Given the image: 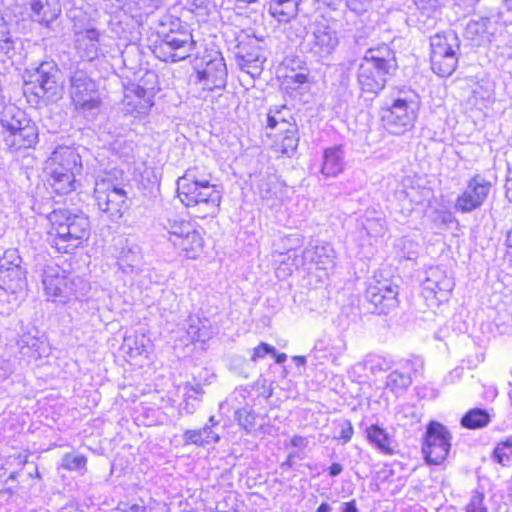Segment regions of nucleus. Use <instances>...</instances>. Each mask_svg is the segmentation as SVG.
<instances>
[{
	"mask_svg": "<svg viewBox=\"0 0 512 512\" xmlns=\"http://www.w3.org/2000/svg\"><path fill=\"white\" fill-rule=\"evenodd\" d=\"M466 512H488L484 504V494L482 492L475 491L473 493L466 506Z\"/></svg>",
	"mask_w": 512,
	"mask_h": 512,
	"instance_id": "09e8293b",
	"label": "nucleus"
},
{
	"mask_svg": "<svg viewBox=\"0 0 512 512\" xmlns=\"http://www.w3.org/2000/svg\"><path fill=\"white\" fill-rule=\"evenodd\" d=\"M366 437L382 454L393 455L395 453V441L384 428L371 425L366 429Z\"/></svg>",
	"mask_w": 512,
	"mask_h": 512,
	"instance_id": "c756f323",
	"label": "nucleus"
},
{
	"mask_svg": "<svg viewBox=\"0 0 512 512\" xmlns=\"http://www.w3.org/2000/svg\"><path fill=\"white\" fill-rule=\"evenodd\" d=\"M193 68L196 72L195 83L203 90L225 88L228 71L222 53L214 48H205L202 54H197Z\"/></svg>",
	"mask_w": 512,
	"mask_h": 512,
	"instance_id": "1a4fd4ad",
	"label": "nucleus"
},
{
	"mask_svg": "<svg viewBox=\"0 0 512 512\" xmlns=\"http://www.w3.org/2000/svg\"><path fill=\"white\" fill-rule=\"evenodd\" d=\"M339 433L335 436L336 439L343 440L344 443L349 442L352 438L354 429L349 421H344L339 424Z\"/></svg>",
	"mask_w": 512,
	"mask_h": 512,
	"instance_id": "603ef678",
	"label": "nucleus"
},
{
	"mask_svg": "<svg viewBox=\"0 0 512 512\" xmlns=\"http://www.w3.org/2000/svg\"><path fill=\"white\" fill-rule=\"evenodd\" d=\"M123 105L127 113L138 116L147 114L153 103L148 90L137 85L128 89L123 98Z\"/></svg>",
	"mask_w": 512,
	"mask_h": 512,
	"instance_id": "412c9836",
	"label": "nucleus"
},
{
	"mask_svg": "<svg viewBox=\"0 0 512 512\" xmlns=\"http://www.w3.org/2000/svg\"><path fill=\"white\" fill-rule=\"evenodd\" d=\"M77 173H57V171L49 172L48 183L56 194L65 195L75 189Z\"/></svg>",
	"mask_w": 512,
	"mask_h": 512,
	"instance_id": "f704fd0d",
	"label": "nucleus"
},
{
	"mask_svg": "<svg viewBox=\"0 0 512 512\" xmlns=\"http://www.w3.org/2000/svg\"><path fill=\"white\" fill-rule=\"evenodd\" d=\"M302 0H270L269 12L278 21L287 23L297 15Z\"/></svg>",
	"mask_w": 512,
	"mask_h": 512,
	"instance_id": "2f4dec72",
	"label": "nucleus"
},
{
	"mask_svg": "<svg viewBox=\"0 0 512 512\" xmlns=\"http://www.w3.org/2000/svg\"><path fill=\"white\" fill-rule=\"evenodd\" d=\"M282 121H285V120L284 119L279 120L276 115L268 114L267 127L270 129H274L277 127L278 124L282 125Z\"/></svg>",
	"mask_w": 512,
	"mask_h": 512,
	"instance_id": "0e129e2a",
	"label": "nucleus"
},
{
	"mask_svg": "<svg viewBox=\"0 0 512 512\" xmlns=\"http://www.w3.org/2000/svg\"><path fill=\"white\" fill-rule=\"evenodd\" d=\"M59 70L53 61H45L24 74L23 94L32 105L56 102L62 96Z\"/></svg>",
	"mask_w": 512,
	"mask_h": 512,
	"instance_id": "39448f33",
	"label": "nucleus"
},
{
	"mask_svg": "<svg viewBox=\"0 0 512 512\" xmlns=\"http://www.w3.org/2000/svg\"><path fill=\"white\" fill-rule=\"evenodd\" d=\"M30 17L42 28L50 29L61 13L59 0H29Z\"/></svg>",
	"mask_w": 512,
	"mask_h": 512,
	"instance_id": "6ab92c4d",
	"label": "nucleus"
},
{
	"mask_svg": "<svg viewBox=\"0 0 512 512\" xmlns=\"http://www.w3.org/2000/svg\"><path fill=\"white\" fill-rule=\"evenodd\" d=\"M454 282L438 268H431L426 280L423 282V291L426 297L433 295L438 301L448 299L453 290Z\"/></svg>",
	"mask_w": 512,
	"mask_h": 512,
	"instance_id": "a211bd4d",
	"label": "nucleus"
},
{
	"mask_svg": "<svg viewBox=\"0 0 512 512\" xmlns=\"http://www.w3.org/2000/svg\"><path fill=\"white\" fill-rule=\"evenodd\" d=\"M372 0H347V6L354 12L360 13L366 10V7Z\"/></svg>",
	"mask_w": 512,
	"mask_h": 512,
	"instance_id": "13d9d810",
	"label": "nucleus"
},
{
	"mask_svg": "<svg viewBox=\"0 0 512 512\" xmlns=\"http://www.w3.org/2000/svg\"><path fill=\"white\" fill-rule=\"evenodd\" d=\"M411 383L412 378L410 375L395 370L387 376L386 387L392 392H399L406 390Z\"/></svg>",
	"mask_w": 512,
	"mask_h": 512,
	"instance_id": "ea45409f",
	"label": "nucleus"
},
{
	"mask_svg": "<svg viewBox=\"0 0 512 512\" xmlns=\"http://www.w3.org/2000/svg\"><path fill=\"white\" fill-rule=\"evenodd\" d=\"M451 435L441 423L432 421L427 426L422 452L429 464H441L450 451Z\"/></svg>",
	"mask_w": 512,
	"mask_h": 512,
	"instance_id": "2eb2a0df",
	"label": "nucleus"
},
{
	"mask_svg": "<svg viewBox=\"0 0 512 512\" xmlns=\"http://www.w3.org/2000/svg\"><path fill=\"white\" fill-rule=\"evenodd\" d=\"M341 0H313L317 4V9L321 7H333L337 5Z\"/></svg>",
	"mask_w": 512,
	"mask_h": 512,
	"instance_id": "69168bd1",
	"label": "nucleus"
},
{
	"mask_svg": "<svg viewBox=\"0 0 512 512\" xmlns=\"http://www.w3.org/2000/svg\"><path fill=\"white\" fill-rule=\"evenodd\" d=\"M505 189L507 199L512 202V167H509L507 171Z\"/></svg>",
	"mask_w": 512,
	"mask_h": 512,
	"instance_id": "bf43d9fd",
	"label": "nucleus"
},
{
	"mask_svg": "<svg viewBox=\"0 0 512 512\" xmlns=\"http://www.w3.org/2000/svg\"><path fill=\"white\" fill-rule=\"evenodd\" d=\"M420 97L407 86L391 89L384 102L382 120L386 129L394 135L411 131L418 118Z\"/></svg>",
	"mask_w": 512,
	"mask_h": 512,
	"instance_id": "7ed1b4c3",
	"label": "nucleus"
},
{
	"mask_svg": "<svg viewBox=\"0 0 512 512\" xmlns=\"http://www.w3.org/2000/svg\"><path fill=\"white\" fill-rule=\"evenodd\" d=\"M282 242L284 244V247L287 249V252L285 253L287 255V260L290 261L291 262L290 264L293 266V256L291 258L289 257V250L291 248L293 251L298 253L297 250L295 249V247L300 245V243H301L300 236L297 234L289 235V236L283 238Z\"/></svg>",
	"mask_w": 512,
	"mask_h": 512,
	"instance_id": "3c124183",
	"label": "nucleus"
},
{
	"mask_svg": "<svg viewBox=\"0 0 512 512\" xmlns=\"http://www.w3.org/2000/svg\"><path fill=\"white\" fill-rule=\"evenodd\" d=\"M285 79L288 84H293L296 88L307 82V74L304 72L295 73L292 68V74L286 75Z\"/></svg>",
	"mask_w": 512,
	"mask_h": 512,
	"instance_id": "5fc2aeb1",
	"label": "nucleus"
},
{
	"mask_svg": "<svg viewBox=\"0 0 512 512\" xmlns=\"http://www.w3.org/2000/svg\"><path fill=\"white\" fill-rule=\"evenodd\" d=\"M204 390L201 384L186 382L183 385V400L179 405V413L191 415L200 405Z\"/></svg>",
	"mask_w": 512,
	"mask_h": 512,
	"instance_id": "c85d7f7f",
	"label": "nucleus"
},
{
	"mask_svg": "<svg viewBox=\"0 0 512 512\" xmlns=\"http://www.w3.org/2000/svg\"><path fill=\"white\" fill-rule=\"evenodd\" d=\"M291 445L296 448H306L308 445L307 438L299 435H295L291 438Z\"/></svg>",
	"mask_w": 512,
	"mask_h": 512,
	"instance_id": "052dcab7",
	"label": "nucleus"
},
{
	"mask_svg": "<svg viewBox=\"0 0 512 512\" xmlns=\"http://www.w3.org/2000/svg\"><path fill=\"white\" fill-rule=\"evenodd\" d=\"M15 371V364L9 352L4 351L0 354V382L6 381Z\"/></svg>",
	"mask_w": 512,
	"mask_h": 512,
	"instance_id": "49530a36",
	"label": "nucleus"
},
{
	"mask_svg": "<svg viewBox=\"0 0 512 512\" xmlns=\"http://www.w3.org/2000/svg\"><path fill=\"white\" fill-rule=\"evenodd\" d=\"M163 228L169 234V241L173 244L175 238H181L184 234L192 231L194 226L191 222L186 221L178 216L167 217L162 222Z\"/></svg>",
	"mask_w": 512,
	"mask_h": 512,
	"instance_id": "4c0bfd02",
	"label": "nucleus"
},
{
	"mask_svg": "<svg viewBox=\"0 0 512 512\" xmlns=\"http://www.w3.org/2000/svg\"><path fill=\"white\" fill-rule=\"evenodd\" d=\"M364 62L357 71V81L363 93L377 95L387 82V75L394 68V57L390 48L383 45L376 50L368 51Z\"/></svg>",
	"mask_w": 512,
	"mask_h": 512,
	"instance_id": "0eeeda50",
	"label": "nucleus"
},
{
	"mask_svg": "<svg viewBox=\"0 0 512 512\" xmlns=\"http://www.w3.org/2000/svg\"><path fill=\"white\" fill-rule=\"evenodd\" d=\"M490 24L489 18L473 16L466 24V32H486L490 29Z\"/></svg>",
	"mask_w": 512,
	"mask_h": 512,
	"instance_id": "de8ad7c7",
	"label": "nucleus"
},
{
	"mask_svg": "<svg viewBox=\"0 0 512 512\" xmlns=\"http://www.w3.org/2000/svg\"><path fill=\"white\" fill-rule=\"evenodd\" d=\"M419 10L430 13L435 11L440 5L441 0H413Z\"/></svg>",
	"mask_w": 512,
	"mask_h": 512,
	"instance_id": "864d4df0",
	"label": "nucleus"
},
{
	"mask_svg": "<svg viewBox=\"0 0 512 512\" xmlns=\"http://www.w3.org/2000/svg\"><path fill=\"white\" fill-rule=\"evenodd\" d=\"M50 161L78 173L82 168L80 155L71 147L56 148L50 157Z\"/></svg>",
	"mask_w": 512,
	"mask_h": 512,
	"instance_id": "473e14b6",
	"label": "nucleus"
},
{
	"mask_svg": "<svg viewBox=\"0 0 512 512\" xmlns=\"http://www.w3.org/2000/svg\"><path fill=\"white\" fill-rule=\"evenodd\" d=\"M341 512H360L356 500L352 499L348 502H343L341 504Z\"/></svg>",
	"mask_w": 512,
	"mask_h": 512,
	"instance_id": "680f3d73",
	"label": "nucleus"
},
{
	"mask_svg": "<svg viewBox=\"0 0 512 512\" xmlns=\"http://www.w3.org/2000/svg\"><path fill=\"white\" fill-rule=\"evenodd\" d=\"M87 458L81 454L66 453L61 459L60 467L67 471H86Z\"/></svg>",
	"mask_w": 512,
	"mask_h": 512,
	"instance_id": "79ce46f5",
	"label": "nucleus"
},
{
	"mask_svg": "<svg viewBox=\"0 0 512 512\" xmlns=\"http://www.w3.org/2000/svg\"><path fill=\"white\" fill-rule=\"evenodd\" d=\"M184 445L205 447L220 441L219 434L209 425L198 429H187L182 435Z\"/></svg>",
	"mask_w": 512,
	"mask_h": 512,
	"instance_id": "cd10ccee",
	"label": "nucleus"
},
{
	"mask_svg": "<svg viewBox=\"0 0 512 512\" xmlns=\"http://www.w3.org/2000/svg\"><path fill=\"white\" fill-rule=\"evenodd\" d=\"M99 34H78L75 48L83 61H92L98 56Z\"/></svg>",
	"mask_w": 512,
	"mask_h": 512,
	"instance_id": "72a5a7b5",
	"label": "nucleus"
},
{
	"mask_svg": "<svg viewBox=\"0 0 512 512\" xmlns=\"http://www.w3.org/2000/svg\"><path fill=\"white\" fill-rule=\"evenodd\" d=\"M123 512H145L146 507L139 504H133L131 506L125 505V508H121Z\"/></svg>",
	"mask_w": 512,
	"mask_h": 512,
	"instance_id": "338daca9",
	"label": "nucleus"
},
{
	"mask_svg": "<svg viewBox=\"0 0 512 512\" xmlns=\"http://www.w3.org/2000/svg\"><path fill=\"white\" fill-rule=\"evenodd\" d=\"M345 151L342 145L325 148L322 154L321 174L325 177H337L344 171Z\"/></svg>",
	"mask_w": 512,
	"mask_h": 512,
	"instance_id": "5701e85b",
	"label": "nucleus"
},
{
	"mask_svg": "<svg viewBox=\"0 0 512 512\" xmlns=\"http://www.w3.org/2000/svg\"><path fill=\"white\" fill-rule=\"evenodd\" d=\"M212 175L204 167L188 168L177 179V194L182 204L197 218L214 217L219 212L222 192L211 183Z\"/></svg>",
	"mask_w": 512,
	"mask_h": 512,
	"instance_id": "f257e3e1",
	"label": "nucleus"
},
{
	"mask_svg": "<svg viewBox=\"0 0 512 512\" xmlns=\"http://www.w3.org/2000/svg\"><path fill=\"white\" fill-rule=\"evenodd\" d=\"M123 172L113 170L96 179L94 196L99 210L112 221L120 219L129 209V197Z\"/></svg>",
	"mask_w": 512,
	"mask_h": 512,
	"instance_id": "423d86ee",
	"label": "nucleus"
},
{
	"mask_svg": "<svg viewBox=\"0 0 512 512\" xmlns=\"http://www.w3.org/2000/svg\"><path fill=\"white\" fill-rule=\"evenodd\" d=\"M281 130L284 132L281 140L275 143V150L282 155L291 157L297 150L299 143L298 128L295 124L282 121Z\"/></svg>",
	"mask_w": 512,
	"mask_h": 512,
	"instance_id": "7c9ffc66",
	"label": "nucleus"
},
{
	"mask_svg": "<svg viewBox=\"0 0 512 512\" xmlns=\"http://www.w3.org/2000/svg\"><path fill=\"white\" fill-rule=\"evenodd\" d=\"M364 365L365 369L369 370L372 374L384 372L391 368V362L378 355L369 356L365 360Z\"/></svg>",
	"mask_w": 512,
	"mask_h": 512,
	"instance_id": "c03bdc74",
	"label": "nucleus"
},
{
	"mask_svg": "<svg viewBox=\"0 0 512 512\" xmlns=\"http://www.w3.org/2000/svg\"><path fill=\"white\" fill-rule=\"evenodd\" d=\"M27 286L25 268L0 269V288L8 293H18Z\"/></svg>",
	"mask_w": 512,
	"mask_h": 512,
	"instance_id": "393cba45",
	"label": "nucleus"
},
{
	"mask_svg": "<svg viewBox=\"0 0 512 512\" xmlns=\"http://www.w3.org/2000/svg\"><path fill=\"white\" fill-rule=\"evenodd\" d=\"M42 283L46 295L54 302L66 303L85 296L86 283L57 265L46 267Z\"/></svg>",
	"mask_w": 512,
	"mask_h": 512,
	"instance_id": "6e6552de",
	"label": "nucleus"
},
{
	"mask_svg": "<svg viewBox=\"0 0 512 512\" xmlns=\"http://www.w3.org/2000/svg\"><path fill=\"white\" fill-rule=\"evenodd\" d=\"M491 421V416L486 409L473 408L468 410L461 418L463 428L476 430L486 427Z\"/></svg>",
	"mask_w": 512,
	"mask_h": 512,
	"instance_id": "c9c22d12",
	"label": "nucleus"
},
{
	"mask_svg": "<svg viewBox=\"0 0 512 512\" xmlns=\"http://www.w3.org/2000/svg\"><path fill=\"white\" fill-rule=\"evenodd\" d=\"M143 262L141 247L129 240L122 244L117 256V264L125 274H132L140 270Z\"/></svg>",
	"mask_w": 512,
	"mask_h": 512,
	"instance_id": "4be33fe9",
	"label": "nucleus"
},
{
	"mask_svg": "<svg viewBox=\"0 0 512 512\" xmlns=\"http://www.w3.org/2000/svg\"><path fill=\"white\" fill-rule=\"evenodd\" d=\"M49 220L52 224L49 241L59 253H73L90 236V221L82 211L54 210Z\"/></svg>",
	"mask_w": 512,
	"mask_h": 512,
	"instance_id": "f03ea898",
	"label": "nucleus"
},
{
	"mask_svg": "<svg viewBox=\"0 0 512 512\" xmlns=\"http://www.w3.org/2000/svg\"><path fill=\"white\" fill-rule=\"evenodd\" d=\"M398 256L406 260H415L419 255V244L407 237L401 238L397 243Z\"/></svg>",
	"mask_w": 512,
	"mask_h": 512,
	"instance_id": "a19ab883",
	"label": "nucleus"
},
{
	"mask_svg": "<svg viewBox=\"0 0 512 512\" xmlns=\"http://www.w3.org/2000/svg\"><path fill=\"white\" fill-rule=\"evenodd\" d=\"M362 228L370 237H382L386 233V221L381 213L367 211L365 219L362 221Z\"/></svg>",
	"mask_w": 512,
	"mask_h": 512,
	"instance_id": "e433bc0d",
	"label": "nucleus"
},
{
	"mask_svg": "<svg viewBox=\"0 0 512 512\" xmlns=\"http://www.w3.org/2000/svg\"><path fill=\"white\" fill-rule=\"evenodd\" d=\"M304 40L317 57L331 54L339 43L336 34H305Z\"/></svg>",
	"mask_w": 512,
	"mask_h": 512,
	"instance_id": "a878e982",
	"label": "nucleus"
},
{
	"mask_svg": "<svg viewBox=\"0 0 512 512\" xmlns=\"http://www.w3.org/2000/svg\"><path fill=\"white\" fill-rule=\"evenodd\" d=\"M70 83V94L76 109L94 117L100 108V94L84 67H76L70 76Z\"/></svg>",
	"mask_w": 512,
	"mask_h": 512,
	"instance_id": "9b49d317",
	"label": "nucleus"
},
{
	"mask_svg": "<svg viewBox=\"0 0 512 512\" xmlns=\"http://www.w3.org/2000/svg\"><path fill=\"white\" fill-rule=\"evenodd\" d=\"M9 34H0V56L8 55L14 49V41Z\"/></svg>",
	"mask_w": 512,
	"mask_h": 512,
	"instance_id": "4d7b16f0",
	"label": "nucleus"
},
{
	"mask_svg": "<svg viewBox=\"0 0 512 512\" xmlns=\"http://www.w3.org/2000/svg\"><path fill=\"white\" fill-rule=\"evenodd\" d=\"M432 71L440 77L450 76L458 64V34H434L430 37Z\"/></svg>",
	"mask_w": 512,
	"mask_h": 512,
	"instance_id": "9d476101",
	"label": "nucleus"
},
{
	"mask_svg": "<svg viewBox=\"0 0 512 512\" xmlns=\"http://www.w3.org/2000/svg\"><path fill=\"white\" fill-rule=\"evenodd\" d=\"M2 141L11 153L34 149L39 142V129L24 111L6 107L1 114Z\"/></svg>",
	"mask_w": 512,
	"mask_h": 512,
	"instance_id": "20e7f679",
	"label": "nucleus"
},
{
	"mask_svg": "<svg viewBox=\"0 0 512 512\" xmlns=\"http://www.w3.org/2000/svg\"><path fill=\"white\" fill-rule=\"evenodd\" d=\"M398 295L399 286L393 280L374 276L368 282L364 297L373 306L372 313L387 315L398 307Z\"/></svg>",
	"mask_w": 512,
	"mask_h": 512,
	"instance_id": "f8f14e48",
	"label": "nucleus"
},
{
	"mask_svg": "<svg viewBox=\"0 0 512 512\" xmlns=\"http://www.w3.org/2000/svg\"><path fill=\"white\" fill-rule=\"evenodd\" d=\"M406 367L413 372L414 376L420 375L424 368L423 359L420 357H412L407 360Z\"/></svg>",
	"mask_w": 512,
	"mask_h": 512,
	"instance_id": "6e6d98bb",
	"label": "nucleus"
},
{
	"mask_svg": "<svg viewBox=\"0 0 512 512\" xmlns=\"http://www.w3.org/2000/svg\"><path fill=\"white\" fill-rule=\"evenodd\" d=\"M19 352L26 364L37 361L49 354V347L45 340L32 335L30 332L24 333L17 341Z\"/></svg>",
	"mask_w": 512,
	"mask_h": 512,
	"instance_id": "aec40b11",
	"label": "nucleus"
},
{
	"mask_svg": "<svg viewBox=\"0 0 512 512\" xmlns=\"http://www.w3.org/2000/svg\"><path fill=\"white\" fill-rule=\"evenodd\" d=\"M180 250V254L187 259H197L204 247V239L199 231L195 228L184 234L181 238H175L172 244Z\"/></svg>",
	"mask_w": 512,
	"mask_h": 512,
	"instance_id": "b1692460",
	"label": "nucleus"
},
{
	"mask_svg": "<svg viewBox=\"0 0 512 512\" xmlns=\"http://www.w3.org/2000/svg\"><path fill=\"white\" fill-rule=\"evenodd\" d=\"M293 255V266L299 268L305 264H314L317 269L329 270L335 265V251L329 243L309 245L301 254L296 253L291 248L289 257Z\"/></svg>",
	"mask_w": 512,
	"mask_h": 512,
	"instance_id": "f3484780",
	"label": "nucleus"
},
{
	"mask_svg": "<svg viewBox=\"0 0 512 512\" xmlns=\"http://www.w3.org/2000/svg\"><path fill=\"white\" fill-rule=\"evenodd\" d=\"M438 219L440 220V222L444 225H447L449 223H452L455 219H454V216L449 213V212H442L439 216H438Z\"/></svg>",
	"mask_w": 512,
	"mask_h": 512,
	"instance_id": "774afa93",
	"label": "nucleus"
},
{
	"mask_svg": "<svg viewBox=\"0 0 512 512\" xmlns=\"http://www.w3.org/2000/svg\"><path fill=\"white\" fill-rule=\"evenodd\" d=\"M237 37L238 45L236 51L237 63L240 69L251 76L259 75L262 71V64L266 60L264 55V38L256 34H240Z\"/></svg>",
	"mask_w": 512,
	"mask_h": 512,
	"instance_id": "4468645a",
	"label": "nucleus"
},
{
	"mask_svg": "<svg viewBox=\"0 0 512 512\" xmlns=\"http://www.w3.org/2000/svg\"><path fill=\"white\" fill-rule=\"evenodd\" d=\"M491 182L480 174L474 175L467 183L465 190L455 202V209L462 213H469L480 208L487 199Z\"/></svg>",
	"mask_w": 512,
	"mask_h": 512,
	"instance_id": "dca6fc26",
	"label": "nucleus"
},
{
	"mask_svg": "<svg viewBox=\"0 0 512 512\" xmlns=\"http://www.w3.org/2000/svg\"><path fill=\"white\" fill-rule=\"evenodd\" d=\"M154 55L164 62H178L190 56L197 42L193 34H155Z\"/></svg>",
	"mask_w": 512,
	"mask_h": 512,
	"instance_id": "ddd939ff",
	"label": "nucleus"
},
{
	"mask_svg": "<svg viewBox=\"0 0 512 512\" xmlns=\"http://www.w3.org/2000/svg\"><path fill=\"white\" fill-rule=\"evenodd\" d=\"M235 418L239 425L247 432L255 429L257 415L250 407H243L235 412Z\"/></svg>",
	"mask_w": 512,
	"mask_h": 512,
	"instance_id": "37998d69",
	"label": "nucleus"
},
{
	"mask_svg": "<svg viewBox=\"0 0 512 512\" xmlns=\"http://www.w3.org/2000/svg\"><path fill=\"white\" fill-rule=\"evenodd\" d=\"M343 471V465L340 464V463H333L331 466H329L328 468V473L331 477H336L338 476L339 474H341Z\"/></svg>",
	"mask_w": 512,
	"mask_h": 512,
	"instance_id": "e2e57ef3",
	"label": "nucleus"
},
{
	"mask_svg": "<svg viewBox=\"0 0 512 512\" xmlns=\"http://www.w3.org/2000/svg\"><path fill=\"white\" fill-rule=\"evenodd\" d=\"M275 347L265 343L261 342L257 347L253 349V354L251 356V361H257L258 359L264 358L266 355L274 353Z\"/></svg>",
	"mask_w": 512,
	"mask_h": 512,
	"instance_id": "8fccbe9b",
	"label": "nucleus"
},
{
	"mask_svg": "<svg viewBox=\"0 0 512 512\" xmlns=\"http://www.w3.org/2000/svg\"><path fill=\"white\" fill-rule=\"evenodd\" d=\"M492 459L502 466H510L512 463V435L497 442L493 449Z\"/></svg>",
	"mask_w": 512,
	"mask_h": 512,
	"instance_id": "58836bf2",
	"label": "nucleus"
},
{
	"mask_svg": "<svg viewBox=\"0 0 512 512\" xmlns=\"http://www.w3.org/2000/svg\"><path fill=\"white\" fill-rule=\"evenodd\" d=\"M186 334L191 342L199 341L204 343L212 338L214 330L207 318L190 315L187 319Z\"/></svg>",
	"mask_w": 512,
	"mask_h": 512,
	"instance_id": "bb28decb",
	"label": "nucleus"
},
{
	"mask_svg": "<svg viewBox=\"0 0 512 512\" xmlns=\"http://www.w3.org/2000/svg\"><path fill=\"white\" fill-rule=\"evenodd\" d=\"M22 258L17 249H7L0 258V269L24 268Z\"/></svg>",
	"mask_w": 512,
	"mask_h": 512,
	"instance_id": "a18cd8bd",
	"label": "nucleus"
}]
</instances>
